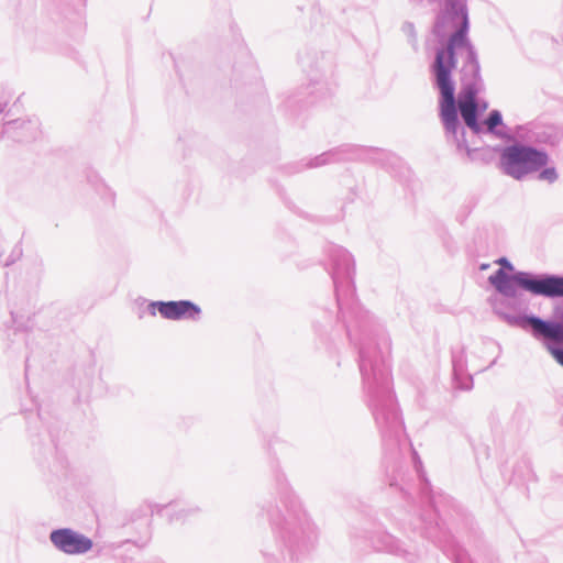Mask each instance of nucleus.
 <instances>
[{"label": "nucleus", "instance_id": "f8f14e48", "mask_svg": "<svg viewBox=\"0 0 563 563\" xmlns=\"http://www.w3.org/2000/svg\"><path fill=\"white\" fill-rule=\"evenodd\" d=\"M363 150L354 145H342L336 148L327 151L313 158H306L301 161V167L297 170L300 172L305 168H317L327 164L338 163L342 161L355 159L361 157Z\"/></svg>", "mask_w": 563, "mask_h": 563}, {"label": "nucleus", "instance_id": "1a4fd4ad", "mask_svg": "<svg viewBox=\"0 0 563 563\" xmlns=\"http://www.w3.org/2000/svg\"><path fill=\"white\" fill-rule=\"evenodd\" d=\"M510 327L531 329L532 336L542 342L563 344V299L554 302L552 319L545 320L538 316L510 317L504 314Z\"/></svg>", "mask_w": 563, "mask_h": 563}, {"label": "nucleus", "instance_id": "0eeeda50", "mask_svg": "<svg viewBox=\"0 0 563 563\" xmlns=\"http://www.w3.org/2000/svg\"><path fill=\"white\" fill-rule=\"evenodd\" d=\"M496 151L499 153V169L516 180H522L544 167L549 161L547 152L525 144L497 146Z\"/></svg>", "mask_w": 563, "mask_h": 563}, {"label": "nucleus", "instance_id": "7ed1b4c3", "mask_svg": "<svg viewBox=\"0 0 563 563\" xmlns=\"http://www.w3.org/2000/svg\"><path fill=\"white\" fill-rule=\"evenodd\" d=\"M413 4H437L441 10L433 26V33L443 40L449 35L446 46L435 52L434 60L442 57L443 64L456 62L454 46L465 40L468 32V12L466 0H409Z\"/></svg>", "mask_w": 563, "mask_h": 563}, {"label": "nucleus", "instance_id": "ddd939ff", "mask_svg": "<svg viewBox=\"0 0 563 563\" xmlns=\"http://www.w3.org/2000/svg\"><path fill=\"white\" fill-rule=\"evenodd\" d=\"M41 133L37 118L16 119L8 121L0 131V140L4 136L15 142H29L35 140Z\"/></svg>", "mask_w": 563, "mask_h": 563}, {"label": "nucleus", "instance_id": "6e6552de", "mask_svg": "<svg viewBox=\"0 0 563 563\" xmlns=\"http://www.w3.org/2000/svg\"><path fill=\"white\" fill-rule=\"evenodd\" d=\"M329 258L338 306L342 317H344V310L354 302V260L352 255L341 246H331L329 250Z\"/></svg>", "mask_w": 563, "mask_h": 563}, {"label": "nucleus", "instance_id": "cd10ccee", "mask_svg": "<svg viewBox=\"0 0 563 563\" xmlns=\"http://www.w3.org/2000/svg\"><path fill=\"white\" fill-rule=\"evenodd\" d=\"M456 563H465V559H464L463 554L457 555Z\"/></svg>", "mask_w": 563, "mask_h": 563}, {"label": "nucleus", "instance_id": "39448f33", "mask_svg": "<svg viewBox=\"0 0 563 563\" xmlns=\"http://www.w3.org/2000/svg\"><path fill=\"white\" fill-rule=\"evenodd\" d=\"M488 282L498 294L508 299H516L519 296L518 288L536 296L563 297V275H536L528 272L509 275L504 268H499L488 277Z\"/></svg>", "mask_w": 563, "mask_h": 563}, {"label": "nucleus", "instance_id": "9d476101", "mask_svg": "<svg viewBox=\"0 0 563 563\" xmlns=\"http://www.w3.org/2000/svg\"><path fill=\"white\" fill-rule=\"evenodd\" d=\"M147 311L151 316L158 312L167 320L198 321L201 317V308L190 300L150 301Z\"/></svg>", "mask_w": 563, "mask_h": 563}, {"label": "nucleus", "instance_id": "6ab92c4d", "mask_svg": "<svg viewBox=\"0 0 563 563\" xmlns=\"http://www.w3.org/2000/svg\"><path fill=\"white\" fill-rule=\"evenodd\" d=\"M550 355L563 367V344L542 342Z\"/></svg>", "mask_w": 563, "mask_h": 563}, {"label": "nucleus", "instance_id": "4be33fe9", "mask_svg": "<svg viewBox=\"0 0 563 563\" xmlns=\"http://www.w3.org/2000/svg\"><path fill=\"white\" fill-rule=\"evenodd\" d=\"M402 32L408 36L413 47L417 46V33L413 23L405 22L401 27Z\"/></svg>", "mask_w": 563, "mask_h": 563}, {"label": "nucleus", "instance_id": "a211bd4d", "mask_svg": "<svg viewBox=\"0 0 563 563\" xmlns=\"http://www.w3.org/2000/svg\"><path fill=\"white\" fill-rule=\"evenodd\" d=\"M490 306L496 316L499 317L504 322H506L508 325L510 323L504 318V314L510 316V317H518L517 314H514L509 312L510 309H516V305L512 302H503L501 300H498L497 298H490Z\"/></svg>", "mask_w": 563, "mask_h": 563}, {"label": "nucleus", "instance_id": "9b49d317", "mask_svg": "<svg viewBox=\"0 0 563 563\" xmlns=\"http://www.w3.org/2000/svg\"><path fill=\"white\" fill-rule=\"evenodd\" d=\"M49 541L55 549L67 555L86 554L93 547V542L90 538L70 528L53 530L49 533Z\"/></svg>", "mask_w": 563, "mask_h": 563}, {"label": "nucleus", "instance_id": "5701e85b", "mask_svg": "<svg viewBox=\"0 0 563 563\" xmlns=\"http://www.w3.org/2000/svg\"><path fill=\"white\" fill-rule=\"evenodd\" d=\"M463 372V364L462 362H459L456 361L455 358L453 360V373H454V377L455 379H457L460 373Z\"/></svg>", "mask_w": 563, "mask_h": 563}, {"label": "nucleus", "instance_id": "4468645a", "mask_svg": "<svg viewBox=\"0 0 563 563\" xmlns=\"http://www.w3.org/2000/svg\"><path fill=\"white\" fill-rule=\"evenodd\" d=\"M373 545L377 551H385L398 555L408 563H416L420 555L416 549L411 551L404 547L399 540L387 532L378 533L373 539Z\"/></svg>", "mask_w": 563, "mask_h": 563}, {"label": "nucleus", "instance_id": "393cba45", "mask_svg": "<svg viewBox=\"0 0 563 563\" xmlns=\"http://www.w3.org/2000/svg\"><path fill=\"white\" fill-rule=\"evenodd\" d=\"M488 108V103L487 102H479V108H478V113L481 112H484L486 109Z\"/></svg>", "mask_w": 563, "mask_h": 563}, {"label": "nucleus", "instance_id": "423d86ee", "mask_svg": "<svg viewBox=\"0 0 563 563\" xmlns=\"http://www.w3.org/2000/svg\"><path fill=\"white\" fill-rule=\"evenodd\" d=\"M278 536L288 549L291 559L296 553L309 551L317 542V529L296 498L290 499V505L289 508L287 507V515L283 526L279 528Z\"/></svg>", "mask_w": 563, "mask_h": 563}, {"label": "nucleus", "instance_id": "f3484780", "mask_svg": "<svg viewBox=\"0 0 563 563\" xmlns=\"http://www.w3.org/2000/svg\"><path fill=\"white\" fill-rule=\"evenodd\" d=\"M484 132L496 135L498 137H504V134L498 130V126H504L503 115L500 111L493 110L489 112L488 117L483 122Z\"/></svg>", "mask_w": 563, "mask_h": 563}, {"label": "nucleus", "instance_id": "aec40b11", "mask_svg": "<svg viewBox=\"0 0 563 563\" xmlns=\"http://www.w3.org/2000/svg\"><path fill=\"white\" fill-rule=\"evenodd\" d=\"M22 254H23V251H22L21 244L15 243V245L12 247L11 253L3 261H1V264L3 266H10L13 263H15L16 261H19L21 258Z\"/></svg>", "mask_w": 563, "mask_h": 563}, {"label": "nucleus", "instance_id": "b1692460", "mask_svg": "<svg viewBox=\"0 0 563 563\" xmlns=\"http://www.w3.org/2000/svg\"><path fill=\"white\" fill-rule=\"evenodd\" d=\"M497 263L500 264L504 268H506L508 271H512L514 269L512 264L506 257L499 258L497 261Z\"/></svg>", "mask_w": 563, "mask_h": 563}, {"label": "nucleus", "instance_id": "20e7f679", "mask_svg": "<svg viewBox=\"0 0 563 563\" xmlns=\"http://www.w3.org/2000/svg\"><path fill=\"white\" fill-rule=\"evenodd\" d=\"M459 48H465L466 57L461 68L462 90L457 102L455 101L456 112L461 117L465 125L476 135L484 132L483 125L478 122L479 102L476 97L484 90V81L481 76V66L477 53L470 43L467 34L465 40L454 46V52ZM456 58V56L454 55Z\"/></svg>", "mask_w": 563, "mask_h": 563}, {"label": "nucleus", "instance_id": "412c9836", "mask_svg": "<svg viewBox=\"0 0 563 563\" xmlns=\"http://www.w3.org/2000/svg\"><path fill=\"white\" fill-rule=\"evenodd\" d=\"M538 178L540 180L548 181L549 184H553L558 180L559 175L554 167H547L540 172Z\"/></svg>", "mask_w": 563, "mask_h": 563}, {"label": "nucleus", "instance_id": "a878e982", "mask_svg": "<svg viewBox=\"0 0 563 563\" xmlns=\"http://www.w3.org/2000/svg\"><path fill=\"white\" fill-rule=\"evenodd\" d=\"M471 380H472V379H471V377H467V378H466V383H462V384L460 385V387H461V388H464V389H468V388H470L468 383H471Z\"/></svg>", "mask_w": 563, "mask_h": 563}, {"label": "nucleus", "instance_id": "bb28decb", "mask_svg": "<svg viewBox=\"0 0 563 563\" xmlns=\"http://www.w3.org/2000/svg\"><path fill=\"white\" fill-rule=\"evenodd\" d=\"M7 108V102H0V117L4 113Z\"/></svg>", "mask_w": 563, "mask_h": 563}, {"label": "nucleus", "instance_id": "f03ea898", "mask_svg": "<svg viewBox=\"0 0 563 563\" xmlns=\"http://www.w3.org/2000/svg\"><path fill=\"white\" fill-rule=\"evenodd\" d=\"M456 62L444 65L442 57L433 60L430 71L434 79V86L440 91V118L444 128L446 141L456 147V152L464 155L468 162L489 164L496 147L472 148L465 139V129L457 119L455 107V84L452 71Z\"/></svg>", "mask_w": 563, "mask_h": 563}, {"label": "nucleus", "instance_id": "2eb2a0df", "mask_svg": "<svg viewBox=\"0 0 563 563\" xmlns=\"http://www.w3.org/2000/svg\"><path fill=\"white\" fill-rule=\"evenodd\" d=\"M199 511V507L175 501L165 507L166 516L172 522H183Z\"/></svg>", "mask_w": 563, "mask_h": 563}, {"label": "nucleus", "instance_id": "dca6fc26", "mask_svg": "<svg viewBox=\"0 0 563 563\" xmlns=\"http://www.w3.org/2000/svg\"><path fill=\"white\" fill-rule=\"evenodd\" d=\"M516 137L527 144H538L545 142L548 135L541 126L528 123L516 129Z\"/></svg>", "mask_w": 563, "mask_h": 563}, {"label": "nucleus", "instance_id": "f257e3e1", "mask_svg": "<svg viewBox=\"0 0 563 563\" xmlns=\"http://www.w3.org/2000/svg\"><path fill=\"white\" fill-rule=\"evenodd\" d=\"M352 310L355 320L345 322L346 333L360 346V372L368 406L384 441L398 444L404 423L390 391V341L366 311L357 307Z\"/></svg>", "mask_w": 563, "mask_h": 563}]
</instances>
